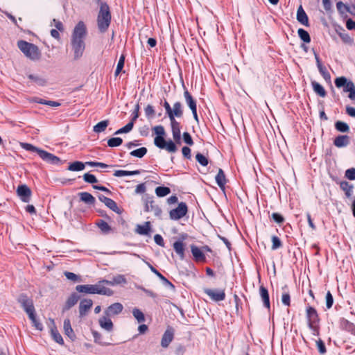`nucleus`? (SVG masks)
I'll use <instances>...</instances> for the list:
<instances>
[{"label": "nucleus", "instance_id": "f257e3e1", "mask_svg": "<svg viewBox=\"0 0 355 355\" xmlns=\"http://www.w3.org/2000/svg\"><path fill=\"white\" fill-rule=\"evenodd\" d=\"M111 19L112 16L109 6L105 2H101L97 16L98 28L101 33L107 31L110 25Z\"/></svg>", "mask_w": 355, "mask_h": 355}, {"label": "nucleus", "instance_id": "f03ea898", "mask_svg": "<svg viewBox=\"0 0 355 355\" xmlns=\"http://www.w3.org/2000/svg\"><path fill=\"white\" fill-rule=\"evenodd\" d=\"M17 46L29 59L32 60H37L40 59L41 53L36 45L24 40H19L17 42Z\"/></svg>", "mask_w": 355, "mask_h": 355}, {"label": "nucleus", "instance_id": "7ed1b4c3", "mask_svg": "<svg viewBox=\"0 0 355 355\" xmlns=\"http://www.w3.org/2000/svg\"><path fill=\"white\" fill-rule=\"evenodd\" d=\"M87 35V28L84 22L80 21L75 26L71 41L84 42V39Z\"/></svg>", "mask_w": 355, "mask_h": 355}, {"label": "nucleus", "instance_id": "20e7f679", "mask_svg": "<svg viewBox=\"0 0 355 355\" xmlns=\"http://www.w3.org/2000/svg\"><path fill=\"white\" fill-rule=\"evenodd\" d=\"M154 144L159 148L165 149L168 153H175L177 150L175 143L171 140L166 141L164 137H155Z\"/></svg>", "mask_w": 355, "mask_h": 355}, {"label": "nucleus", "instance_id": "39448f33", "mask_svg": "<svg viewBox=\"0 0 355 355\" xmlns=\"http://www.w3.org/2000/svg\"><path fill=\"white\" fill-rule=\"evenodd\" d=\"M187 213V206L184 202L178 204V207L170 211L169 216L171 220H177L184 217Z\"/></svg>", "mask_w": 355, "mask_h": 355}, {"label": "nucleus", "instance_id": "423d86ee", "mask_svg": "<svg viewBox=\"0 0 355 355\" xmlns=\"http://www.w3.org/2000/svg\"><path fill=\"white\" fill-rule=\"evenodd\" d=\"M19 302L21 304L28 315L35 313V308L32 300L28 298L26 295H21L18 299Z\"/></svg>", "mask_w": 355, "mask_h": 355}, {"label": "nucleus", "instance_id": "0eeeda50", "mask_svg": "<svg viewBox=\"0 0 355 355\" xmlns=\"http://www.w3.org/2000/svg\"><path fill=\"white\" fill-rule=\"evenodd\" d=\"M71 45L73 53V59L79 60L83 55L85 49V42L71 41Z\"/></svg>", "mask_w": 355, "mask_h": 355}, {"label": "nucleus", "instance_id": "6e6552de", "mask_svg": "<svg viewBox=\"0 0 355 355\" xmlns=\"http://www.w3.org/2000/svg\"><path fill=\"white\" fill-rule=\"evenodd\" d=\"M204 292L215 302L222 301L225 298L224 290L205 288Z\"/></svg>", "mask_w": 355, "mask_h": 355}, {"label": "nucleus", "instance_id": "1a4fd4ad", "mask_svg": "<svg viewBox=\"0 0 355 355\" xmlns=\"http://www.w3.org/2000/svg\"><path fill=\"white\" fill-rule=\"evenodd\" d=\"M174 338V329L168 327L166 330L164 331L162 340H161V345L164 348H166L168 347L170 343L172 342Z\"/></svg>", "mask_w": 355, "mask_h": 355}, {"label": "nucleus", "instance_id": "9d476101", "mask_svg": "<svg viewBox=\"0 0 355 355\" xmlns=\"http://www.w3.org/2000/svg\"><path fill=\"white\" fill-rule=\"evenodd\" d=\"M17 193L23 202H29L31 191L26 184L19 185L17 189Z\"/></svg>", "mask_w": 355, "mask_h": 355}, {"label": "nucleus", "instance_id": "9b49d317", "mask_svg": "<svg viewBox=\"0 0 355 355\" xmlns=\"http://www.w3.org/2000/svg\"><path fill=\"white\" fill-rule=\"evenodd\" d=\"M173 138L177 144H180L181 131L180 124L176 120H170Z\"/></svg>", "mask_w": 355, "mask_h": 355}, {"label": "nucleus", "instance_id": "f8f14e48", "mask_svg": "<svg viewBox=\"0 0 355 355\" xmlns=\"http://www.w3.org/2000/svg\"><path fill=\"white\" fill-rule=\"evenodd\" d=\"M183 115V110L182 104L180 102H176L173 104V107L171 109L168 114V116L170 120H175V117L180 118Z\"/></svg>", "mask_w": 355, "mask_h": 355}, {"label": "nucleus", "instance_id": "ddd939ff", "mask_svg": "<svg viewBox=\"0 0 355 355\" xmlns=\"http://www.w3.org/2000/svg\"><path fill=\"white\" fill-rule=\"evenodd\" d=\"M102 284H105L104 282H98L96 284H93V291L94 294H99L104 295L107 296H111L113 295L114 292L110 288H106L102 285Z\"/></svg>", "mask_w": 355, "mask_h": 355}, {"label": "nucleus", "instance_id": "4468645a", "mask_svg": "<svg viewBox=\"0 0 355 355\" xmlns=\"http://www.w3.org/2000/svg\"><path fill=\"white\" fill-rule=\"evenodd\" d=\"M306 312L308 324L319 323L320 320L315 309L311 306H308L306 308Z\"/></svg>", "mask_w": 355, "mask_h": 355}, {"label": "nucleus", "instance_id": "2eb2a0df", "mask_svg": "<svg viewBox=\"0 0 355 355\" xmlns=\"http://www.w3.org/2000/svg\"><path fill=\"white\" fill-rule=\"evenodd\" d=\"M123 306L121 303L116 302L107 307L104 314L113 316L119 314L123 311Z\"/></svg>", "mask_w": 355, "mask_h": 355}, {"label": "nucleus", "instance_id": "dca6fc26", "mask_svg": "<svg viewBox=\"0 0 355 355\" xmlns=\"http://www.w3.org/2000/svg\"><path fill=\"white\" fill-rule=\"evenodd\" d=\"M101 282H104L105 284L110 286H116L127 284V280L124 275H117L112 277L111 280L103 279Z\"/></svg>", "mask_w": 355, "mask_h": 355}, {"label": "nucleus", "instance_id": "f3484780", "mask_svg": "<svg viewBox=\"0 0 355 355\" xmlns=\"http://www.w3.org/2000/svg\"><path fill=\"white\" fill-rule=\"evenodd\" d=\"M93 302L90 299H84L79 305V314L80 317L86 315L88 311L92 307Z\"/></svg>", "mask_w": 355, "mask_h": 355}, {"label": "nucleus", "instance_id": "a211bd4d", "mask_svg": "<svg viewBox=\"0 0 355 355\" xmlns=\"http://www.w3.org/2000/svg\"><path fill=\"white\" fill-rule=\"evenodd\" d=\"M98 198L101 202H103L111 210L117 214L120 213L119 208L118 207L116 203L113 200L107 198L103 195H99Z\"/></svg>", "mask_w": 355, "mask_h": 355}, {"label": "nucleus", "instance_id": "6ab92c4d", "mask_svg": "<svg viewBox=\"0 0 355 355\" xmlns=\"http://www.w3.org/2000/svg\"><path fill=\"white\" fill-rule=\"evenodd\" d=\"M110 317L111 316L110 315L104 314V315L101 317L98 320L100 327L107 331H111L113 329L114 326L111 319L110 318Z\"/></svg>", "mask_w": 355, "mask_h": 355}, {"label": "nucleus", "instance_id": "aec40b11", "mask_svg": "<svg viewBox=\"0 0 355 355\" xmlns=\"http://www.w3.org/2000/svg\"><path fill=\"white\" fill-rule=\"evenodd\" d=\"M39 156L45 162L50 164H58L60 162L59 157L55 156L54 155L48 153L44 150H41L39 151Z\"/></svg>", "mask_w": 355, "mask_h": 355}, {"label": "nucleus", "instance_id": "412c9836", "mask_svg": "<svg viewBox=\"0 0 355 355\" xmlns=\"http://www.w3.org/2000/svg\"><path fill=\"white\" fill-rule=\"evenodd\" d=\"M297 20L305 26H309V18L302 6H300L297 10Z\"/></svg>", "mask_w": 355, "mask_h": 355}, {"label": "nucleus", "instance_id": "4be33fe9", "mask_svg": "<svg viewBox=\"0 0 355 355\" xmlns=\"http://www.w3.org/2000/svg\"><path fill=\"white\" fill-rule=\"evenodd\" d=\"M145 211L148 212H152L156 216H160L162 214V209L153 200L146 203Z\"/></svg>", "mask_w": 355, "mask_h": 355}, {"label": "nucleus", "instance_id": "5701e85b", "mask_svg": "<svg viewBox=\"0 0 355 355\" xmlns=\"http://www.w3.org/2000/svg\"><path fill=\"white\" fill-rule=\"evenodd\" d=\"M349 144V137L347 135H339L335 138L334 144L338 148L347 146Z\"/></svg>", "mask_w": 355, "mask_h": 355}, {"label": "nucleus", "instance_id": "b1692460", "mask_svg": "<svg viewBox=\"0 0 355 355\" xmlns=\"http://www.w3.org/2000/svg\"><path fill=\"white\" fill-rule=\"evenodd\" d=\"M63 329L64 334L71 340H74L76 338V335L73 332V330L71 325V322L69 319H65L64 320Z\"/></svg>", "mask_w": 355, "mask_h": 355}, {"label": "nucleus", "instance_id": "393cba45", "mask_svg": "<svg viewBox=\"0 0 355 355\" xmlns=\"http://www.w3.org/2000/svg\"><path fill=\"white\" fill-rule=\"evenodd\" d=\"M191 253L196 261H204L205 259V256L200 248L198 247L192 245H191Z\"/></svg>", "mask_w": 355, "mask_h": 355}, {"label": "nucleus", "instance_id": "a878e982", "mask_svg": "<svg viewBox=\"0 0 355 355\" xmlns=\"http://www.w3.org/2000/svg\"><path fill=\"white\" fill-rule=\"evenodd\" d=\"M259 294L260 297H261L263 305L269 309L270 308V299H269V294L268 290L263 286H261L259 288Z\"/></svg>", "mask_w": 355, "mask_h": 355}, {"label": "nucleus", "instance_id": "bb28decb", "mask_svg": "<svg viewBox=\"0 0 355 355\" xmlns=\"http://www.w3.org/2000/svg\"><path fill=\"white\" fill-rule=\"evenodd\" d=\"M149 268L150 270L155 274L162 282L166 286L171 288H174V286L165 277H164L159 271H157L152 265H150L149 263H147Z\"/></svg>", "mask_w": 355, "mask_h": 355}, {"label": "nucleus", "instance_id": "cd10ccee", "mask_svg": "<svg viewBox=\"0 0 355 355\" xmlns=\"http://www.w3.org/2000/svg\"><path fill=\"white\" fill-rule=\"evenodd\" d=\"M80 200L88 205H94L95 203V198L89 193L81 192L79 193Z\"/></svg>", "mask_w": 355, "mask_h": 355}, {"label": "nucleus", "instance_id": "c85d7f7f", "mask_svg": "<svg viewBox=\"0 0 355 355\" xmlns=\"http://www.w3.org/2000/svg\"><path fill=\"white\" fill-rule=\"evenodd\" d=\"M184 96L185 98L186 103L189 107L191 110L197 109L196 101L193 99L192 96L190 94V93L187 90L184 91Z\"/></svg>", "mask_w": 355, "mask_h": 355}, {"label": "nucleus", "instance_id": "c756f323", "mask_svg": "<svg viewBox=\"0 0 355 355\" xmlns=\"http://www.w3.org/2000/svg\"><path fill=\"white\" fill-rule=\"evenodd\" d=\"M216 182L220 189H224L225 184H226V178L225 173L221 168L218 170V174L216 176Z\"/></svg>", "mask_w": 355, "mask_h": 355}, {"label": "nucleus", "instance_id": "7c9ffc66", "mask_svg": "<svg viewBox=\"0 0 355 355\" xmlns=\"http://www.w3.org/2000/svg\"><path fill=\"white\" fill-rule=\"evenodd\" d=\"M173 249L181 259L184 257V245L182 241H175L173 243Z\"/></svg>", "mask_w": 355, "mask_h": 355}, {"label": "nucleus", "instance_id": "2f4dec72", "mask_svg": "<svg viewBox=\"0 0 355 355\" xmlns=\"http://www.w3.org/2000/svg\"><path fill=\"white\" fill-rule=\"evenodd\" d=\"M108 125H109L108 120L101 121L94 126L93 130L96 133L103 132L105 130V129L107 128Z\"/></svg>", "mask_w": 355, "mask_h": 355}, {"label": "nucleus", "instance_id": "473e14b6", "mask_svg": "<svg viewBox=\"0 0 355 355\" xmlns=\"http://www.w3.org/2000/svg\"><path fill=\"white\" fill-rule=\"evenodd\" d=\"M76 290L79 293H87V294H94L93 291V284H85V285H78L76 287Z\"/></svg>", "mask_w": 355, "mask_h": 355}, {"label": "nucleus", "instance_id": "72a5a7b5", "mask_svg": "<svg viewBox=\"0 0 355 355\" xmlns=\"http://www.w3.org/2000/svg\"><path fill=\"white\" fill-rule=\"evenodd\" d=\"M150 222H146L144 225H138L136 232L141 235H147L150 232Z\"/></svg>", "mask_w": 355, "mask_h": 355}, {"label": "nucleus", "instance_id": "f704fd0d", "mask_svg": "<svg viewBox=\"0 0 355 355\" xmlns=\"http://www.w3.org/2000/svg\"><path fill=\"white\" fill-rule=\"evenodd\" d=\"M313 91L318 94L321 97H324L326 96V92L324 87L315 81H312L311 83Z\"/></svg>", "mask_w": 355, "mask_h": 355}, {"label": "nucleus", "instance_id": "c9c22d12", "mask_svg": "<svg viewBox=\"0 0 355 355\" xmlns=\"http://www.w3.org/2000/svg\"><path fill=\"white\" fill-rule=\"evenodd\" d=\"M140 173V171H124V170H117L115 171L114 173V175L115 177H123V176H129V175H139Z\"/></svg>", "mask_w": 355, "mask_h": 355}, {"label": "nucleus", "instance_id": "e433bc0d", "mask_svg": "<svg viewBox=\"0 0 355 355\" xmlns=\"http://www.w3.org/2000/svg\"><path fill=\"white\" fill-rule=\"evenodd\" d=\"M85 164H86V163L84 164L81 162L76 161V162L71 163L69 166L68 170H69L71 171H80L85 168Z\"/></svg>", "mask_w": 355, "mask_h": 355}, {"label": "nucleus", "instance_id": "4c0bfd02", "mask_svg": "<svg viewBox=\"0 0 355 355\" xmlns=\"http://www.w3.org/2000/svg\"><path fill=\"white\" fill-rule=\"evenodd\" d=\"M51 334L53 339L56 343H59L60 345L64 344L63 338H62V336L60 335V334L58 332L56 327H54L51 328Z\"/></svg>", "mask_w": 355, "mask_h": 355}, {"label": "nucleus", "instance_id": "58836bf2", "mask_svg": "<svg viewBox=\"0 0 355 355\" xmlns=\"http://www.w3.org/2000/svg\"><path fill=\"white\" fill-rule=\"evenodd\" d=\"M340 188L345 191L347 198L351 197L353 193V186L347 182H342L340 183Z\"/></svg>", "mask_w": 355, "mask_h": 355}, {"label": "nucleus", "instance_id": "ea45409f", "mask_svg": "<svg viewBox=\"0 0 355 355\" xmlns=\"http://www.w3.org/2000/svg\"><path fill=\"white\" fill-rule=\"evenodd\" d=\"M79 297L76 293H73L66 302V309H69L73 306L78 301Z\"/></svg>", "mask_w": 355, "mask_h": 355}, {"label": "nucleus", "instance_id": "a19ab883", "mask_svg": "<svg viewBox=\"0 0 355 355\" xmlns=\"http://www.w3.org/2000/svg\"><path fill=\"white\" fill-rule=\"evenodd\" d=\"M171 193V189L166 187H157L155 189V193L158 197H164Z\"/></svg>", "mask_w": 355, "mask_h": 355}, {"label": "nucleus", "instance_id": "79ce46f5", "mask_svg": "<svg viewBox=\"0 0 355 355\" xmlns=\"http://www.w3.org/2000/svg\"><path fill=\"white\" fill-rule=\"evenodd\" d=\"M132 315L138 322L141 323L145 321L144 314L140 309L134 308L132 309Z\"/></svg>", "mask_w": 355, "mask_h": 355}, {"label": "nucleus", "instance_id": "37998d69", "mask_svg": "<svg viewBox=\"0 0 355 355\" xmlns=\"http://www.w3.org/2000/svg\"><path fill=\"white\" fill-rule=\"evenodd\" d=\"M300 38L305 43H309L311 42V37L309 33L303 28H299L297 31Z\"/></svg>", "mask_w": 355, "mask_h": 355}, {"label": "nucleus", "instance_id": "c03bdc74", "mask_svg": "<svg viewBox=\"0 0 355 355\" xmlns=\"http://www.w3.org/2000/svg\"><path fill=\"white\" fill-rule=\"evenodd\" d=\"M336 129L341 132H347L349 130V127L345 122L338 121L335 123Z\"/></svg>", "mask_w": 355, "mask_h": 355}, {"label": "nucleus", "instance_id": "a18cd8bd", "mask_svg": "<svg viewBox=\"0 0 355 355\" xmlns=\"http://www.w3.org/2000/svg\"><path fill=\"white\" fill-rule=\"evenodd\" d=\"M147 153V149L145 147H141L138 149L134 150L130 152V155L133 157L141 158L143 157Z\"/></svg>", "mask_w": 355, "mask_h": 355}, {"label": "nucleus", "instance_id": "49530a36", "mask_svg": "<svg viewBox=\"0 0 355 355\" xmlns=\"http://www.w3.org/2000/svg\"><path fill=\"white\" fill-rule=\"evenodd\" d=\"M123 142V140L120 137H113V138H110V139H108L107 141V145L110 146V147H117V146H119Z\"/></svg>", "mask_w": 355, "mask_h": 355}, {"label": "nucleus", "instance_id": "de8ad7c7", "mask_svg": "<svg viewBox=\"0 0 355 355\" xmlns=\"http://www.w3.org/2000/svg\"><path fill=\"white\" fill-rule=\"evenodd\" d=\"M271 241H272L271 249L272 250H275L277 249H279V248H280L282 246V243L281 240L277 236H272Z\"/></svg>", "mask_w": 355, "mask_h": 355}, {"label": "nucleus", "instance_id": "09e8293b", "mask_svg": "<svg viewBox=\"0 0 355 355\" xmlns=\"http://www.w3.org/2000/svg\"><path fill=\"white\" fill-rule=\"evenodd\" d=\"M21 146L28 151L35 152L39 155V151H41L42 149L34 146L33 145L28 143H21Z\"/></svg>", "mask_w": 355, "mask_h": 355}, {"label": "nucleus", "instance_id": "8fccbe9b", "mask_svg": "<svg viewBox=\"0 0 355 355\" xmlns=\"http://www.w3.org/2000/svg\"><path fill=\"white\" fill-rule=\"evenodd\" d=\"M29 319L31 320L33 326L37 329V330L42 331L43 329L42 324L40 323L36 318L35 314L33 313V315H28Z\"/></svg>", "mask_w": 355, "mask_h": 355}, {"label": "nucleus", "instance_id": "3c124183", "mask_svg": "<svg viewBox=\"0 0 355 355\" xmlns=\"http://www.w3.org/2000/svg\"><path fill=\"white\" fill-rule=\"evenodd\" d=\"M28 78L31 79V80H33V82H35L38 85H40V86H43L46 83L45 80L44 78L38 76H35V75L31 74V75L28 76Z\"/></svg>", "mask_w": 355, "mask_h": 355}, {"label": "nucleus", "instance_id": "603ef678", "mask_svg": "<svg viewBox=\"0 0 355 355\" xmlns=\"http://www.w3.org/2000/svg\"><path fill=\"white\" fill-rule=\"evenodd\" d=\"M348 7L349 6L345 4L342 1H338L336 3L337 10L341 15H344L347 12V10H349Z\"/></svg>", "mask_w": 355, "mask_h": 355}, {"label": "nucleus", "instance_id": "864d4df0", "mask_svg": "<svg viewBox=\"0 0 355 355\" xmlns=\"http://www.w3.org/2000/svg\"><path fill=\"white\" fill-rule=\"evenodd\" d=\"M83 180L90 184H94L98 182L97 178L95 177V175L90 174L89 173H85L83 175Z\"/></svg>", "mask_w": 355, "mask_h": 355}, {"label": "nucleus", "instance_id": "5fc2aeb1", "mask_svg": "<svg viewBox=\"0 0 355 355\" xmlns=\"http://www.w3.org/2000/svg\"><path fill=\"white\" fill-rule=\"evenodd\" d=\"M97 225L100 230L105 233H107L110 230V227L108 223L103 220H99L97 223Z\"/></svg>", "mask_w": 355, "mask_h": 355}, {"label": "nucleus", "instance_id": "6e6d98bb", "mask_svg": "<svg viewBox=\"0 0 355 355\" xmlns=\"http://www.w3.org/2000/svg\"><path fill=\"white\" fill-rule=\"evenodd\" d=\"M197 162L203 166H207L209 162L207 158L201 153H198L196 155Z\"/></svg>", "mask_w": 355, "mask_h": 355}, {"label": "nucleus", "instance_id": "4d7b16f0", "mask_svg": "<svg viewBox=\"0 0 355 355\" xmlns=\"http://www.w3.org/2000/svg\"><path fill=\"white\" fill-rule=\"evenodd\" d=\"M347 80L345 77H338L335 80V85L338 88H341L345 86L347 83Z\"/></svg>", "mask_w": 355, "mask_h": 355}, {"label": "nucleus", "instance_id": "13d9d810", "mask_svg": "<svg viewBox=\"0 0 355 355\" xmlns=\"http://www.w3.org/2000/svg\"><path fill=\"white\" fill-rule=\"evenodd\" d=\"M125 57L121 55L119 60L117 63L116 69L115 70V76H118L121 71L123 66H124Z\"/></svg>", "mask_w": 355, "mask_h": 355}, {"label": "nucleus", "instance_id": "bf43d9fd", "mask_svg": "<svg viewBox=\"0 0 355 355\" xmlns=\"http://www.w3.org/2000/svg\"><path fill=\"white\" fill-rule=\"evenodd\" d=\"M318 70L325 80H327V81L330 80V79H331L330 73L327 71V70L324 66L320 67V69H318Z\"/></svg>", "mask_w": 355, "mask_h": 355}, {"label": "nucleus", "instance_id": "052dcab7", "mask_svg": "<svg viewBox=\"0 0 355 355\" xmlns=\"http://www.w3.org/2000/svg\"><path fill=\"white\" fill-rule=\"evenodd\" d=\"M155 114V110L153 107L150 105H148L145 107V114L148 118H153L154 117Z\"/></svg>", "mask_w": 355, "mask_h": 355}, {"label": "nucleus", "instance_id": "680f3d73", "mask_svg": "<svg viewBox=\"0 0 355 355\" xmlns=\"http://www.w3.org/2000/svg\"><path fill=\"white\" fill-rule=\"evenodd\" d=\"M334 303L333 296L330 291H328L326 294V306L327 309H329L331 308Z\"/></svg>", "mask_w": 355, "mask_h": 355}, {"label": "nucleus", "instance_id": "e2e57ef3", "mask_svg": "<svg viewBox=\"0 0 355 355\" xmlns=\"http://www.w3.org/2000/svg\"><path fill=\"white\" fill-rule=\"evenodd\" d=\"M153 131L157 135L156 137H164L165 135V130L162 125L155 126Z\"/></svg>", "mask_w": 355, "mask_h": 355}, {"label": "nucleus", "instance_id": "0e129e2a", "mask_svg": "<svg viewBox=\"0 0 355 355\" xmlns=\"http://www.w3.org/2000/svg\"><path fill=\"white\" fill-rule=\"evenodd\" d=\"M309 328L312 332L313 336H319V324H308Z\"/></svg>", "mask_w": 355, "mask_h": 355}, {"label": "nucleus", "instance_id": "69168bd1", "mask_svg": "<svg viewBox=\"0 0 355 355\" xmlns=\"http://www.w3.org/2000/svg\"><path fill=\"white\" fill-rule=\"evenodd\" d=\"M316 345L319 352L321 354H324L326 352V347L323 341L321 339H319L316 341Z\"/></svg>", "mask_w": 355, "mask_h": 355}, {"label": "nucleus", "instance_id": "338daca9", "mask_svg": "<svg viewBox=\"0 0 355 355\" xmlns=\"http://www.w3.org/2000/svg\"><path fill=\"white\" fill-rule=\"evenodd\" d=\"M345 177L350 180H355V168H351L347 169L345 171Z\"/></svg>", "mask_w": 355, "mask_h": 355}, {"label": "nucleus", "instance_id": "774afa93", "mask_svg": "<svg viewBox=\"0 0 355 355\" xmlns=\"http://www.w3.org/2000/svg\"><path fill=\"white\" fill-rule=\"evenodd\" d=\"M344 322L345 324V329L347 330L348 331H350L352 334L355 335V325L347 320H345Z\"/></svg>", "mask_w": 355, "mask_h": 355}]
</instances>
